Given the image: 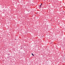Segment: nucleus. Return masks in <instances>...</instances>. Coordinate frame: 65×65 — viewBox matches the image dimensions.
Instances as JSON below:
<instances>
[{
    "mask_svg": "<svg viewBox=\"0 0 65 65\" xmlns=\"http://www.w3.org/2000/svg\"><path fill=\"white\" fill-rule=\"evenodd\" d=\"M42 5V4H41V5H40V7H41V6Z\"/></svg>",
    "mask_w": 65,
    "mask_h": 65,
    "instance_id": "2",
    "label": "nucleus"
},
{
    "mask_svg": "<svg viewBox=\"0 0 65 65\" xmlns=\"http://www.w3.org/2000/svg\"><path fill=\"white\" fill-rule=\"evenodd\" d=\"M32 56H34V55H33V53H32Z\"/></svg>",
    "mask_w": 65,
    "mask_h": 65,
    "instance_id": "1",
    "label": "nucleus"
}]
</instances>
